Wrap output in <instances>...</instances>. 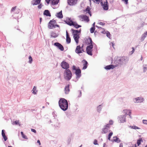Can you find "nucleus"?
<instances>
[{
	"mask_svg": "<svg viewBox=\"0 0 147 147\" xmlns=\"http://www.w3.org/2000/svg\"><path fill=\"white\" fill-rule=\"evenodd\" d=\"M59 105L63 111L66 110L68 108V103L67 100L64 98L60 99L59 101Z\"/></svg>",
	"mask_w": 147,
	"mask_h": 147,
	"instance_id": "1",
	"label": "nucleus"
},
{
	"mask_svg": "<svg viewBox=\"0 0 147 147\" xmlns=\"http://www.w3.org/2000/svg\"><path fill=\"white\" fill-rule=\"evenodd\" d=\"M65 22L68 25L70 26H73L77 29L81 27V25H78L76 22L72 21L70 18H67L66 20L65 21Z\"/></svg>",
	"mask_w": 147,
	"mask_h": 147,
	"instance_id": "2",
	"label": "nucleus"
},
{
	"mask_svg": "<svg viewBox=\"0 0 147 147\" xmlns=\"http://www.w3.org/2000/svg\"><path fill=\"white\" fill-rule=\"evenodd\" d=\"M64 78L67 80H69L72 77V73L69 69L65 70L64 73Z\"/></svg>",
	"mask_w": 147,
	"mask_h": 147,
	"instance_id": "3",
	"label": "nucleus"
},
{
	"mask_svg": "<svg viewBox=\"0 0 147 147\" xmlns=\"http://www.w3.org/2000/svg\"><path fill=\"white\" fill-rule=\"evenodd\" d=\"M72 30L73 31L74 38L77 44H78L79 42L78 39L80 37L79 34H78V33L80 32L81 30V29L78 30Z\"/></svg>",
	"mask_w": 147,
	"mask_h": 147,
	"instance_id": "4",
	"label": "nucleus"
},
{
	"mask_svg": "<svg viewBox=\"0 0 147 147\" xmlns=\"http://www.w3.org/2000/svg\"><path fill=\"white\" fill-rule=\"evenodd\" d=\"M117 59V60L115 61V62L117 63L118 65L119 64L122 65L125 64L127 62V58L125 57H118Z\"/></svg>",
	"mask_w": 147,
	"mask_h": 147,
	"instance_id": "5",
	"label": "nucleus"
},
{
	"mask_svg": "<svg viewBox=\"0 0 147 147\" xmlns=\"http://www.w3.org/2000/svg\"><path fill=\"white\" fill-rule=\"evenodd\" d=\"M56 21L55 20H52L50 21L49 23L48 28L50 29H52L56 27H59V25L56 24Z\"/></svg>",
	"mask_w": 147,
	"mask_h": 147,
	"instance_id": "6",
	"label": "nucleus"
},
{
	"mask_svg": "<svg viewBox=\"0 0 147 147\" xmlns=\"http://www.w3.org/2000/svg\"><path fill=\"white\" fill-rule=\"evenodd\" d=\"M102 6L103 9L105 10H107L109 9V4L107 0L105 1L102 2V0H101L100 1Z\"/></svg>",
	"mask_w": 147,
	"mask_h": 147,
	"instance_id": "7",
	"label": "nucleus"
},
{
	"mask_svg": "<svg viewBox=\"0 0 147 147\" xmlns=\"http://www.w3.org/2000/svg\"><path fill=\"white\" fill-rule=\"evenodd\" d=\"M93 48V46L92 45H90L87 46L86 49V51L88 54L90 55H92V49Z\"/></svg>",
	"mask_w": 147,
	"mask_h": 147,
	"instance_id": "8",
	"label": "nucleus"
},
{
	"mask_svg": "<svg viewBox=\"0 0 147 147\" xmlns=\"http://www.w3.org/2000/svg\"><path fill=\"white\" fill-rule=\"evenodd\" d=\"M61 66L62 67L66 70L68 69L69 68V64L65 61H63L61 63Z\"/></svg>",
	"mask_w": 147,
	"mask_h": 147,
	"instance_id": "9",
	"label": "nucleus"
},
{
	"mask_svg": "<svg viewBox=\"0 0 147 147\" xmlns=\"http://www.w3.org/2000/svg\"><path fill=\"white\" fill-rule=\"evenodd\" d=\"M79 18H80V20H82V21L84 20L88 22L89 20L88 17L86 15H81L79 16Z\"/></svg>",
	"mask_w": 147,
	"mask_h": 147,
	"instance_id": "10",
	"label": "nucleus"
},
{
	"mask_svg": "<svg viewBox=\"0 0 147 147\" xmlns=\"http://www.w3.org/2000/svg\"><path fill=\"white\" fill-rule=\"evenodd\" d=\"M54 45L57 47L61 51L64 50V49L63 46L60 43L58 42H55L54 43Z\"/></svg>",
	"mask_w": 147,
	"mask_h": 147,
	"instance_id": "11",
	"label": "nucleus"
},
{
	"mask_svg": "<svg viewBox=\"0 0 147 147\" xmlns=\"http://www.w3.org/2000/svg\"><path fill=\"white\" fill-rule=\"evenodd\" d=\"M118 66V64H116L115 65H107L106 66L105 68L106 69H113L116 67Z\"/></svg>",
	"mask_w": 147,
	"mask_h": 147,
	"instance_id": "12",
	"label": "nucleus"
},
{
	"mask_svg": "<svg viewBox=\"0 0 147 147\" xmlns=\"http://www.w3.org/2000/svg\"><path fill=\"white\" fill-rule=\"evenodd\" d=\"M77 0H67L68 4L70 5H73L76 4Z\"/></svg>",
	"mask_w": 147,
	"mask_h": 147,
	"instance_id": "13",
	"label": "nucleus"
},
{
	"mask_svg": "<svg viewBox=\"0 0 147 147\" xmlns=\"http://www.w3.org/2000/svg\"><path fill=\"white\" fill-rule=\"evenodd\" d=\"M75 52L76 53L78 54L81 53H82L81 50V47L80 45L77 47L75 50Z\"/></svg>",
	"mask_w": 147,
	"mask_h": 147,
	"instance_id": "14",
	"label": "nucleus"
},
{
	"mask_svg": "<svg viewBox=\"0 0 147 147\" xmlns=\"http://www.w3.org/2000/svg\"><path fill=\"white\" fill-rule=\"evenodd\" d=\"M123 113L125 115H129L130 117H131V116H130L131 111L130 110L127 109L124 110L123 111Z\"/></svg>",
	"mask_w": 147,
	"mask_h": 147,
	"instance_id": "15",
	"label": "nucleus"
},
{
	"mask_svg": "<svg viewBox=\"0 0 147 147\" xmlns=\"http://www.w3.org/2000/svg\"><path fill=\"white\" fill-rule=\"evenodd\" d=\"M119 118L121 122L123 123L125 121V115H121L119 117Z\"/></svg>",
	"mask_w": 147,
	"mask_h": 147,
	"instance_id": "16",
	"label": "nucleus"
},
{
	"mask_svg": "<svg viewBox=\"0 0 147 147\" xmlns=\"http://www.w3.org/2000/svg\"><path fill=\"white\" fill-rule=\"evenodd\" d=\"M81 71L80 69H78L76 70L75 74L79 78L81 76Z\"/></svg>",
	"mask_w": 147,
	"mask_h": 147,
	"instance_id": "17",
	"label": "nucleus"
},
{
	"mask_svg": "<svg viewBox=\"0 0 147 147\" xmlns=\"http://www.w3.org/2000/svg\"><path fill=\"white\" fill-rule=\"evenodd\" d=\"M69 84L67 85L65 88V92L66 94H68L69 93L70 90L69 88Z\"/></svg>",
	"mask_w": 147,
	"mask_h": 147,
	"instance_id": "18",
	"label": "nucleus"
},
{
	"mask_svg": "<svg viewBox=\"0 0 147 147\" xmlns=\"http://www.w3.org/2000/svg\"><path fill=\"white\" fill-rule=\"evenodd\" d=\"M41 0H33L32 2V4L33 5H36L39 4Z\"/></svg>",
	"mask_w": 147,
	"mask_h": 147,
	"instance_id": "19",
	"label": "nucleus"
},
{
	"mask_svg": "<svg viewBox=\"0 0 147 147\" xmlns=\"http://www.w3.org/2000/svg\"><path fill=\"white\" fill-rule=\"evenodd\" d=\"M66 42L67 43H69L71 42V39L70 38L68 33L67 31L66 32Z\"/></svg>",
	"mask_w": 147,
	"mask_h": 147,
	"instance_id": "20",
	"label": "nucleus"
},
{
	"mask_svg": "<svg viewBox=\"0 0 147 147\" xmlns=\"http://www.w3.org/2000/svg\"><path fill=\"white\" fill-rule=\"evenodd\" d=\"M82 63H83V66L82 69H86L87 67V62L85 60H84L82 61Z\"/></svg>",
	"mask_w": 147,
	"mask_h": 147,
	"instance_id": "21",
	"label": "nucleus"
},
{
	"mask_svg": "<svg viewBox=\"0 0 147 147\" xmlns=\"http://www.w3.org/2000/svg\"><path fill=\"white\" fill-rule=\"evenodd\" d=\"M143 101V99L141 97H137L136 98V101L135 102L136 103H140Z\"/></svg>",
	"mask_w": 147,
	"mask_h": 147,
	"instance_id": "22",
	"label": "nucleus"
},
{
	"mask_svg": "<svg viewBox=\"0 0 147 147\" xmlns=\"http://www.w3.org/2000/svg\"><path fill=\"white\" fill-rule=\"evenodd\" d=\"M92 41L91 38H90L87 39L86 43L87 45H92Z\"/></svg>",
	"mask_w": 147,
	"mask_h": 147,
	"instance_id": "23",
	"label": "nucleus"
},
{
	"mask_svg": "<svg viewBox=\"0 0 147 147\" xmlns=\"http://www.w3.org/2000/svg\"><path fill=\"white\" fill-rule=\"evenodd\" d=\"M56 16L59 18H63V15L62 13V12L61 11L57 13L56 15Z\"/></svg>",
	"mask_w": 147,
	"mask_h": 147,
	"instance_id": "24",
	"label": "nucleus"
},
{
	"mask_svg": "<svg viewBox=\"0 0 147 147\" xmlns=\"http://www.w3.org/2000/svg\"><path fill=\"white\" fill-rule=\"evenodd\" d=\"M43 14L44 15H46L47 16H51V13L49 12V11L47 10H45Z\"/></svg>",
	"mask_w": 147,
	"mask_h": 147,
	"instance_id": "25",
	"label": "nucleus"
},
{
	"mask_svg": "<svg viewBox=\"0 0 147 147\" xmlns=\"http://www.w3.org/2000/svg\"><path fill=\"white\" fill-rule=\"evenodd\" d=\"M2 135L5 141H6L7 138V137L5 135V133L4 132V131L3 130H2Z\"/></svg>",
	"mask_w": 147,
	"mask_h": 147,
	"instance_id": "26",
	"label": "nucleus"
},
{
	"mask_svg": "<svg viewBox=\"0 0 147 147\" xmlns=\"http://www.w3.org/2000/svg\"><path fill=\"white\" fill-rule=\"evenodd\" d=\"M59 0H52V4L53 5H56L58 3Z\"/></svg>",
	"mask_w": 147,
	"mask_h": 147,
	"instance_id": "27",
	"label": "nucleus"
},
{
	"mask_svg": "<svg viewBox=\"0 0 147 147\" xmlns=\"http://www.w3.org/2000/svg\"><path fill=\"white\" fill-rule=\"evenodd\" d=\"M114 141L115 142H117V143H119L121 142V140L118 138L116 137H113Z\"/></svg>",
	"mask_w": 147,
	"mask_h": 147,
	"instance_id": "28",
	"label": "nucleus"
},
{
	"mask_svg": "<svg viewBox=\"0 0 147 147\" xmlns=\"http://www.w3.org/2000/svg\"><path fill=\"white\" fill-rule=\"evenodd\" d=\"M85 11H87L88 13L89 14L90 16H91V12L90 11V9L89 7L88 6L87 7L86 9L85 10Z\"/></svg>",
	"mask_w": 147,
	"mask_h": 147,
	"instance_id": "29",
	"label": "nucleus"
},
{
	"mask_svg": "<svg viewBox=\"0 0 147 147\" xmlns=\"http://www.w3.org/2000/svg\"><path fill=\"white\" fill-rule=\"evenodd\" d=\"M32 93L34 94H36V93L37 92V90H36V87L34 86V88L32 90Z\"/></svg>",
	"mask_w": 147,
	"mask_h": 147,
	"instance_id": "30",
	"label": "nucleus"
},
{
	"mask_svg": "<svg viewBox=\"0 0 147 147\" xmlns=\"http://www.w3.org/2000/svg\"><path fill=\"white\" fill-rule=\"evenodd\" d=\"M90 3H91V1H92L93 2L99 4L100 1V0H89Z\"/></svg>",
	"mask_w": 147,
	"mask_h": 147,
	"instance_id": "31",
	"label": "nucleus"
},
{
	"mask_svg": "<svg viewBox=\"0 0 147 147\" xmlns=\"http://www.w3.org/2000/svg\"><path fill=\"white\" fill-rule=\"evenodd\" d=\"M108 130V129L106 128H105L103 129L102 132V133L105 134L107 133V132Z\"/></svg>",
	"mask_w": 147,
	"mask_h": 147,
	"instance_id": "32",
	"label": "nucleus"
},
{
	"mask_svg": "<svg viewBox=\"0 0 147 147\" xmlns=\"http://www.w3.org/2000/svg\"><path fill=\"white\" fill-rule=\"evenodd\" d=\"M51 36L54 38H55L57 36L56 34L53 32H52L51 33Z\"/></svg>",
	"mask_w": 147,
	"mask_h": 147,
	"instance_id": "33",
	"label": "nucleus"
},
{
	"mask_svg": "<svg viewBox=\"0 0 147 147\" xmlns=\"http://www.w3.org/2000/svg\"><path fill=\"white\" fill-rule=\"evenodd\" d=\"M29 63H32V57H31V56H29Z\"/></svg>",
	"mask_w": 147,
	"mask_h": 147,
	"instance_id": "34",
	"label": "nucleus"
},
{
	"mask_svg": "<svg viewBox=\"0 0 147 147\" xmlns=\"http://www.w3.org/2000/svg\"><path fill=\"white\" fill-rule=\"evenodd\" d=\"M21 134L22 135V137L24 139H27V137L24 135V134L23 132L22 131H21Z\"/></svg>",
	"mask_w": 147,
	"mask_h": 147,
	"instance_id": "35",
	"label": "nucleus"
},
{
	"mask_svg": "<svg viewBox=\"0 0 147 147\" xmlns=\"http://www.w3.org/2000/svg\"><path fill=\"white\" fill-rule=\"evenodd\" d=\"M95 29V28L94 27H92L90 29V32L91 33H93L94 32Z\"/></svg>",
	"mask_w": 147,
	"mask_h": 147,
	"instance_id": "36",
	"label": "nucleus"
},
{
	"mask_svg": "<svg viewBox=\"0 0 147 147\" xmlns=\"http://www.w3.org/2000/svg\"><path fill=\"white\" fill-rule=\"evenodd\" d=\"M131 127V128L132 129H139V128L137 126H130Z\"/></svg>",
	"mask_w": 147,
	"mask_h": 147,
	"instance_id": "37",
	"label": "nucleus"
},
{
	"mask_svg": "<svg viewBox=\"0 0 147 147\" xmlns=\"http://www.w3.org/2000/svg\"><path fill=\"white\" fill-rule=\"evenodd\" d=\"M113 134V132H111L109 133L108 135V139L110 140L111 136Z\"/></svg>",
	"mask_w": 147,
	"mask_h": 147,
	"instance_id": "38",
	"label": "nucleus"
},
{
	"mask_svg": "<svg viewBox=\"0 0 147 147\" xmlns=\"http://www.w3.org/2000/svg\"><path fill=\"white\" fill-rule=\"evenodd\" d=\"M16 7H17L16 6H15V7H12V9L11 10V12L14 11L15 10L16 8Z\"/></svg>",
	"mask_w": 147,
	"mask_h": 147,
	"instance_id": "39",
	"label": "nucleus"
},
{
	"mask_svg": "<svg viewBox=\"0 0 147 147\" xmlns=\"http://www.w3.org/2000/svg\"><path fill=\"white\" fill-rule=\"evenodd\" d=\"M141 140H138L137 141V144L138 146H139L140 144Z\"/></svg>",
	"mask_w": 147,
	"mask_h": 147,
	"instance_id": "40",
	"label": "nucleus"
},
{
	"mask_svg": "<svg viewBox=\"0 0 147 147\" xmlns=\"http://www.w3.org/2000/svg\"><path fill=\"white\" fill-rule=\"evenodd\" d=\"M16 125L19 124V121H16L14 122Z\"/></svg>",
	"mask_w": 147,
	"mask_h": 147,
	"instance_id": "41",
	"label": "nucleus"
},
{
	"mask_svg": "<svg viewBox=\"0 0 147 147\" xmlns=\"http://www.w3.org/2000/svg\"><path fill=\"white\" fill-rule=\"evenodd\" d=\"M110 124H107L106 126L105 127V128H107L108 129L110 127Z\"/></svg>",
	"mask_w": 147,
	"mask_h": 147,
	"instance_id": "42",
	"label": "nucleus"
},
{
	"mask_svg": "<svg viewBox=\"0 0 147 147\" xmlns=\"http://www.w3.org/2000/svg\"><path fill=\"white\" fill-rule=\"evenodd\" d=\"M143 122L145 124H147V120H143Z\"/></svg>",
	"mask_w": 147,
	"mask_h": 147,
	"instance_id": "43",
	"label": "nucleus"
},
{
	"mask_svg": "<svg viewBox=\"0 0 147 147\" xmlns=\"http://www.w3.org/2000/svg\"><path fill=\"white\" fill-rule=\"evenodd\" d=\"M93 143L94 145L98 144L97 143V141L96 140H94Z\"/></svg>",
	"mask_w": 147,
	"mask_h": 147,
	"instance_id": "44",
	"label": "nucleus"
},
{
	"mask_svg": "<svg viewBox=\"0 0 147 147\" xmlns=\"http://www.w3.org/2000/svg\"><path fill=\"white\" fill-rule=\"evenodd\" d=\"M31 131H32L34 132L35 133H36V131L34 129H31Z\"/></svg>",
	"mask_w": 147,
	"mask_h": 147,
	"instance_id": "45",
	"label": "nucleus"
},
{
	"mask_svg": "<svg viewBox=\"0 0 147 147\" xmlns=\"http://www.w3.org/2000/svg\"><path fill=\"white\" fill-rule=\"evenodd\" d=\"M99 24L100 25H104L105 24V23H104L103 22H100L99 23Z\"/></svg>",
	"mask_w": 147,
	"mask_h": 147,
	"instance_id": "46",
	"label": "nucleus"
},
{
	"mask_svg": "<svg viewBox=\"0 0 147 147\" xmlns=\"http://www.w3.org/2000/svg\"><path fill=\"white\" fill-rule=\"evenodd\" d=\"M132 50L131 51V54H132L133 53H134V52L135 51V49H134V47H132Z\"/></svg>",
	"mask_w": 147,
	"mask_h": 147,
	"instance_id": "47",
	"label": "nucleus"
},
{
	"mask_svg": "<svg viewBox=\"0 0 147 147\" xmlns=\"http://www.w3.org/2000/svg\"><path fill=\"white\" fill-rule=\"evenodd\" d=\"M113 122L112 120H110L109 121V124L112 125L113 124Z\"/></svg>",
	"mask_w": 147,
	"mask_h": 147,
	"instance_id": "48",
	"label": "nucleus"
},
{
	"mask_svg": "<svg viewBox=\"0 0 147 147\" xmlns=\"http://www.w3.org/2000/svg\"><path fill=\"white\" fill-rule=\"evenodd\" d=\"M72 68L73 70H77V69H76V67L75 65H73Z\"/></svg>",
	"mask_w": 147,
	"mask_h": 147,
	"instance_id": "49",
	"label": "nucleus"
},
{
	"mask_svg": "<svg viewBox=\"0 0 147 147\" xmlns=\"http://www.w3.org/2000/svg\"><path fill=\"white\" fill-rule=\"evenodd\" d=\"M110 34L109 33H107V35L108 37H110Z\"/></svg>",
	"mask_w": 147,
	"mask_h": 147,
	"instance_id": "50",
	"label": "nucleus"
},
{
	"mask_svg": "<svg viewBox=\"0 0 147 147\" xmlns=\"http://www.w3.org/2000/svg\"><path fill=\"white\" fill-rule=\"evenodd\" d=\"M42 5L41 4L39 5L38 6V7L39 9H40L41 8Z\"/></svg>",
	"mask_w": 147,
	"mask_h": 147,
	"instance_id": "51",
	"label": "nucleus"
},
{
	"mask_svg": "<svg viewBox=\"0 0 147 147\" xmlns=\"http://www.w3.org/2000/svg\"><path fill=\"white\" fill-rule=\"evenodd\" d=\"M37 142L39 144V145H40V142L39 140H37Z\"/></svg>",
	"mask_w": 147,
	"mask_h": 147,
	"instance_id": "52",
	"label": "nucleus"
},
{
	"mask_svg": "<svg viewBox=\"0 0 147 147\" xmlns=\"http://www.w3.org/2000/svg\"><path fill=\"white\" fill-rule=\"evenodd\" d=\"M122 1H124L126 4L127 3L128 0H122Z\"/></svg>",
	"mask_w": 147,
	"mask_h": 147,
	"instance_id": "53",
	"label": "nucleus"
},
{
	"mask_svg": "<svg viewBox=\"0 0 147 147\" xmlns=\"http://www.w3.org/2000/svg\"><path fill=\"white\" fill-rule=\"evenodd\" d=\"M119 147H123V144L122 143H121L119 146Z\"/></svg>",
	"mask_w": 147,
	"mask_h": 147,
	"instance_id": "54",
	"label": "nucleus"
},
{
	"mask_svg": "<svg viewBox=\"0 0 147 147\" xmlns=\"http://www.w3.org/2000/svg\"><path fill=\"white\" fill-rule=\"evenodd\" d=\"M111 45H112V47L113 48H114V43H113V42H111Z\"/></svg>",
	"mask_w": 147,
	"mask_h": 147,
	"instance_id": "55",
	"label": "nucleus"
},
{
	"mask_svg": "<svg viewBox=\"0 0 147 147\" xmlns=\"http://www.w3.org/2000/svg\"><path fill=\"white\" fill-rule=\"evenodd\" d=\"M79 93L80 94V96H81V94H82V92H81V91H79Z\"/></svg>",
	"mask_w": 147,
	"mask_h": 147,
	"instance_id": "56",
	"label": "nucleus"
},
{
	"mask_svg": "<svg viewBox=\"0 0 147 147\" xmlns=\"http://www.w3.org/2000/svg\"><path fill=\"white\" fill-rule=\"evenodd\" d=\"M144 68L147 70V65H146L144 67Z\"/></svg>",
	"mask_w": 147,
	"mask_h": 147,
	"instance_id": "57",
	"label": "nucleus"
},
{
	"mask_svg": "<svg viewBox=\"0 0 147 147\" xmlns=\"http://www.w3.org/2000/svg\"><path fill=\"white\" fill-rule=\"evenodd\" d=\"M144 35H145V36H146V35H147V31L146 32L144 33Z\"/></svg>",
	"mask_w": 147,
	"mask_h": 147,
	"instance_id": "58",
	"label": "nucleus"
},
{
	"mask_svg": "<svg viewBox=\"0 0 147 147\" xmlns=\"http://www.w3.org/2000/svg\"><path fill=\"white\" fill-rule=\"evenodd\" d=\"M41 20H42V18H40V23H41Z\"/></svg>",
	"mask_w": 147,
	"mask_h": 147,
	"instance_id": "59",
	"label": "nucleus"
},
{
	"mask_svg": "<svg viewBox=\"0 0 147 147\" xmlns=\"http://www.w3.org/2000/svg\"><path fill=\"white\" fill-rule=\"evenodd\" d=\"M83 45H82V47H81V48H82V47H83Z\"/></svg>",
	"mask_w": 147,
	"mask_h": 147,
	"instance_id": "60",
	"label": "nucleus"
},
{
	"mask_svg": "<svg viewBox=\"0 0 147 147\" xmlns=\"http://www.w3.org/2000/svg\"><path fill=\"white\" fill-rule=\"evenodd\" d=\"M135 147H136V144L135 145Z\"/></svg>",
	"mask_w": 147,
	"mask_h": 147,
	"instance_id": "61",
	"label": "nucleus"
},
{
	"mask_svg": "<svg viewBox=\"0 0 147 147\" xmlns=\"http://www.w3.org/2000/svg\"><path fill=\"white\" fill-rule=\"evenodd\" d=\"M103 147H105V145H104V146H103Z\"/></svg>",
	"mask_w": 147,
	"mask_h": 147,
	"instance_id": "62",
	"label": "nucleus"
},
{
	"mask_svg": "<svg viewBox=\"0 0 147 147\" xmlns=\"http://www.w3.org/2000/svg\"><path fill=\"white\" fill-rule=\"evenodd\" d=\"M145 147H147V145Z\"/></svg>",
	"mask_w": 147,
	"mask_h": 147,
	"instance_id": "63",
	"label": "nucleus"
},
{
	"mask_svg": "<svg viewBox=\"0 0 147 147\" xmlns=\"http://www.w3.org/2000/svg\"><path fill=\"white\" fill-rule=\"evenodd\" d=\"M81 146H82V145H81V146H80L79 147H81Z\"/></svg>",
	"mask_w": 147,
	"mask_h": 147,
	"instance_id": "64",
	"label": "nucleus"
}]
</instances>
